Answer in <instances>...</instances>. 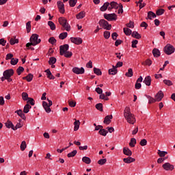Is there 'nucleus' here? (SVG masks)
Wrapping results in <instances>:
<instances>
[{"label": "nucleus", "mask_w": 175, "mask_h": 175, "mask_svg": "<svg viewBox=\"0 0 175 175\" xmlns=\"http://www.w3.org/2000/svg\"><path fill=\"white\" fill-rule=\"evenodd\" d=\"M82 161L84 163H86V165H90V163H91V159L90 157H83L82 158Z\"/></svg>", "instance_id": "obj_31"}, {"label": "nucleus", "mask_w": 175, "mask_h": 175, "mask_svg": "<svg viewBox=\"0 0 175 175\" xmlns=\"http://www.w3.org/2000/svg\"><path fill=\"white\" fill-rule=\"evenodd\" d=\"M164 96L165 94H163V92H162V90H159L154 96V99H156V102H161V100L163 99Z\"/></svg>", "instance_id": "obj_12"}, {"label": "nucleus", "mask_w": 175, "mask_h": 175, "mask_svg": "<svg viewBox=\"0 0 175 175\" xmlns=\"http://www.w3.org/2000/svg\"><path fill=\"white\" fill-rule=\"evenodd\" d=\"M66 38H68L67 32H63L59 35V39H60L61 40H64V39H66Z\"/></svg>", "instance_id": "obj_33"}, {"label": "nucleus", "mask_w": 175, "mask_h": 175, "mask_svg": "<svg viewBox=\"0 0 175 175\" xmlns=\"http://www.w3.org/2000/svg\"><path fill=\"white\" fill-rule=\"evenodd\" d=\"M15 113L16 114H18V116H19V117H21V118H22V120H27V117H25V114L24 113H23V110L19 109L15 111Z\"/></svg>", "instance_id": "obj_17"}, {"label": "nucleus", "mask_w": 175, "mask_h": 175, "mask_svg": "<svg viewBox=\"0 0 175 175\" xmlns=\"http://www.w3.org/2000/svg\"><path fill=\"white\" fill-rule=\"evenodd\" d=\"M105 39H109L110 38V31H104Z\"/></svg>", "instance_id": "obj_64"}, {"label": "nucleus", "mask_w": 175, "mask_h": 175, "mask_svg": "<svg viewBox=\"0 0 175 175\" xmlns=\"http://www.w3.org/2000/svg\"><path fill=\"white\" fill-rule=\"evenodd\" d=\"M167 154V152L166 151H161L160 150H158V155L161 157V158H163L166 154Z\"/></svg>", "instance_id": "obj_45"}, {"label": "nucleus", "mask_w": 175, "mask_h": 175, "mask_svg": "<svg viewBox=\"0 0 175 175\" xmlns=\"http://www.w3.org/2000/svg\"><path fill=\"white\" fill-rule=\"evenodd\" d=\"M96 109L99 110V111H103V104L98 103L96 105Z\"/></svg>", "instance_id": "obj_41"}, {"label": "nucleus", "mask_w": 175, "mask_h": 175, "mask_svg": "<svg viewBox=\"0 0 175 175\" xmlns=\"http://www.w3.org/2000/svg\"><path fill=\"white\" fill-rule=\"evenodd\" d=\"M123 31L125 35H126V36H130V35H132V30H131V29L128 27H124L123 29Z\"/></svg>", "instance_id": "obj_30"}, {"label": "nucleus", "mask_w": 175, "mask_h": 175, "mask_svg": "<svg viewBox=\"0 0 175 175\" xmlns=\"http://www.w3.org/2000/svg\"><path fill=\"white\" fill-rule=\"evenodd\" d=\"M123 153L124 155H127V157H131L132 155V150L129 149V148H123Z\"/></svg>", "instance_id": "obj_19"}, {"label": "nucleus", "mask_w": 175, "mask_h": 175, "mask_svg": "<svg viewBox=\"0 0 175 175\" xmlns=\"http://www.w3.org/2000/svg\"><path fill=\"white\" fill-rule=\"evenodd\" d=\"M75 122H74V131H79V129L80 128V120H77L75 119Z\"/></svg>", "instance_id": "obj_26"}, {"label": "nucleus", "mask_w": 175, "mask_h": 175, "mask_svg": "<svg viewBox=\"0 0 175 175\" xmlns=\"http://www.w3.org/2000/svg\"><path fill=\"white\" fill-rule=\"evenodd\" d=\"M48 25L50 27L51 31H55V24L53 23V21H48Z\"/></svg>", "instance_id": "obj_34"}, {"label": "nucleus", "mask_w": 175, "mask_h": 175, "mask_svg": "<svg viewBox=\"0 0 175 175\" xmlns=\"http://www.w3.org/2000/svg\"><path fill=\"white\" fill-rule=\"evenodd\" d=\"M124 117L129 124L133 125L136 122L135 115L131 112V108L126 107L124 110Z\"/></svg>", "instance_id": "obj_1"}, {"label": "nucleus", "mask_w": 175, "mask_h": 175, "mask_svg": "<svg viewBox=\"0 0 175 175\" xmlns=\"http://www.w3.org/2000/svg\"><path fill=\"white\" fill-rule=\"evenodd\" d=\"M163 13H165V10L162 9V8L157 10L156 12L157 16H162V14H163Z\"/></svg>", "instance_id": "obj_48"}, {"label": "nucleus", "mask_w": 175, "mask_h": 175, "mask_svg": "<svg viewBox=\"0 0 175 175\" xmlns=\"http://www.w3.org/2000/svg\"><path fill=\"white\" fill-rule=\"evenodd\" d=\"M144 83L146 84V85H148V87H150V85H151V77L150 76L146 77L144 80Z\"/></svg>", "instance_id": "obj_22"}, {"label": "nucleus", "mask_w": 175, "mask_h": 175, "mask_svg": "<svg viewBox=\"0 0 175 175\" xmlns=\"http://www.w3.org/2000/svg\"><path fill=\"white\" fill-rule=\"evenodd\" d=\"M163 83L164 84H165V85H167L168 87H170V85H173V82H172V81L170 80L164 79Z\"/></svg>", "instance_id": "obj_51"}, {"label": "nucleus", "mask_w": 175, "mask_h": 175, "mask_svg": "<svg viewBox=\"0 0 175 175\" xmlns=\"http://www.w3.org/2000/svg\"><path fill=\"white\" fill-rule=\"evenodd\" d=\"M98 24L100 27H102L104 29H107V31H110V29H111V25L109 24V22L105 19L100 20Z\"/></svg>", "instance_id": "obj_5"}, {"label": "nucleus", "mask_w": 175, "mask_h": 175, "mask_svg": "<svg viewBox=\"0 0 175 175\" xmlns=\"http://www.w3.org/2000/svg\"><path fill=\"white\" fill-rule=\"evenodd\" d=\"M117 72L118 70H117V68L115 67V66H112V68H110L108 70L109 75H117Z\"/></svg>", "instance_id": "obj_23"}, {"label": "nucleus", "mask_w": 175, "mask_h": 175, "mask_svg": "<svg viewBox=\"0 0 175 175\" xmlns=\"http://www.w3.org/2000/svg\"><path fill=\"white\" fill-rule=\"evenodd\" d=\"M104 18L107 21H116L117 20V14L116 13L104 14Z\"/></svg>", "instance_id": "obj_7"}, {"label": "nucleus", "mask_w": 175, "mask_h": 175, "mask_svg": "<svg viewBox=\"0 0 175 175\" xmlns=\"http://www.w3.org/2000/svg\"><path fill=\"white\" fill-rule=\"evenodd\" d=\"M106 162H107V159H101L98 161V165H105V163H106Z\"/></svg>", "instance_id": "obj_59"}, {"label": "nucleus", "mask_w": 175, "mask_h": 175, "mask_svg": "<svg viewBox=\"0 0 175 175\" xmlns=\"http://www.w3.org/2000/svg\"><path fill=\"white\" fill-rule=\"evenodd\" d=\"M140 146L144 147V146H147V139H143L139 142Z\"/></svg>", "instance_id": "obj_60"}, {"label": "nucleus", "mask_w": 175, "mask_h": 175, "mask_svg": "<svg viewBox=\"0 0 175 175\" xmlns=\"http://www.w3.org/2000/svg\"><path fill=\"white\" fill-rule=\"evenodd\" d=\"M125 76L126 77H132V76H133V70L132 68H129L128 72L125 73Z\"/></svg>", "instance_id": "obj_36"}, {"label": "nucleus", "mask_w": 175, "mask_h": 175, "mask_svg": "<svg viewBox=\"0 0 175 175\" xmlns=\"http://www.w3.org/2000/svg\"><path fill=\"white\" fill-rule=\"evenodd\" d=\"M29 97H28V93L27 92H23L22 93V99L23 100H29Z\"/></svg>", "instance_id": "obj_53"}, {"label": "nucleus", "mask_w": 175, "mask_h": 175, "mask_svg": "<svg viewBox=\"0 0 175 175\" xmlns=\"http://www.w3.org/2000/svg\"><path fill=\"white\" fill-rule=\"evenodd\" d=\"M135 161H136V159L131 157L123 159V162H124V163H132V162H135Z\"/></svg>", "instance_id": "obj_18"}, {"label": "nucleus", "mask_w": 175, "mask_h": 175, "mask_svg": "<svg viewBox=\"0 0 175 175\" xmlns=\"http://www.w3.org/2000/svg\"><path fill=\"white\" fill-rule=\"evenodd\" d=\"M17 43H18V39L11 38L10 40V44H11L12 46H13L14 44H16Z\"/></svg>", "instance_id": "obj_47"}, {"label": "nucleus", "mask_w": 175, "mask_h": 175, "mask_svg": "<svg viewBox=\"0 0 175 175\" xmlns=\"http://www.w3.org/2000/svg\"><path fill=\"white\" fill-rule=\"evenodd\" d=\"M137 43H139V41H137V40H133L132 41V45L131 47H133V49H136L137 46H136V44H137Z\"/></svg>", "instance_id": "obj_61"}, {"label": "nucleus", "mask_w": 175, "mask_h": 175, "mask_svg": "<svg viewBox=\"0 0 175 175\" xmlns=\"http://www.w3.org/2000/svg\"><path fill=\"white\" fill-rule=\"evenodd\" d=\"M69 50V44H65L59 46V54L60 55H64L66 51Z\"/></svg>", "instance_id": "obj_10"}, {"label": "nucleus", "mask_w": 175, "mask_h": 175, "mask_svg": "<svg viewBox=\"0 0 175 175\" xmlns=\"http://www.w3.org/2000/svg\"><path fill=\"white\" fill-rule=\"evenodd\" d=\"M123 6L121 3L119 4L118 14H122L124 13Z\"/></svg>", "instance_id": "obj_56"}, {"label": "nucleus", "mask_w": 175, "mask_h": 175, "mask_svg": "<svg viewBox=\"0 0 175 175\" xmlns=\"http://www.w3.org/2000/svg\"><path fill=\"white\" fill-rule=\"evenodd\" d=\"M68 105L70 107H75L76 106V101L69 100Z\"/></svg>", "instance_id": "obj_62"}, {"label": "nucleus", "mask_w": 175, "mask_h": 175, "mask_svg": "<svg viewBox=\"0 0 175 175\" xmlns=\"http://www.w3.org/2000/svg\"><path fill=\"white\" fill-rule=\"evenodd\" d=\"M57 8L59 9V13H61L62 14H64V13H65V5H64V3H62V1H58L57 3Z\"/></svg>", "instance_id": "obj_14"}, {"label": "nucleus", "mask_w": 175, "mask_h": 175, "mask_svg": "<svg viewBox=\"0 0 175 175\" xmlns=\"http://www.w3.org/2000/svg\"><path fill=\"white\" fill-rule=\"evenodd\" d=\"M63 55H64V57L66 58H71L72 57V55H73V53L70 51H66L64 53V54H63Z\"/></svg>", "instance_id": "obj_42"}, {"label": "nucleus", "mask_w": 175, "mask_h": 175, "mask_svg": "<svg viewBox=\"0 0 175 175\" xmlns=\"http://www.w3.org/2000/svg\"><path fill=\"white\" fill-rule=\"evenodd\" d=\"M70 40L71 43H74V44H77V46L83 43V39L80 37H71Z\"/></svg>", "instance_id": "obj_8"}, {"label": "nucleus", "mask_w": 175, "mask_h": 175, "mask_svg": "<svg viewBox=\"0 0 175 175\" xmlns=\"http://www.w3.org/2000/svg\"><path fill=\"white\" fill-rule=\"evenodd\" d=\"M21 119L18 120V122L16 124V126H14V131H17L20 128H23V124L21 123Z\"/></svg>", "instance_id": "obj_29"}, {"label": "nucleus", "mask_w": 175, "mask_h": 175, "mask_svg": "<svg viewBox=\"0 0 175 175\" xmlns=\"http://www.w3.org/2000/svg\"><path fill=\"white\" fill-rule=\"evenodd\" d=\"M10 64L11 65H17V64H18V59L12 58Z\"/></svg>", "instance_id": "obj_57"}, {"label": "nucleus", "mask_w": 175, "mask_h": 175, "mask_svg": "<svg viewBox=\"0 0 175 175\" xmlns=\"http://www.w3.org/2000/svg\"><path fill=\"white\" fill-rule=\"evenodd\" d=\"M163 51L165 54H167V55H171V54H173L175 51V48L173 46V45L170 44H167L163 49Z\"/></svg>", "instance_id": "obj_4"}, {"label": "nucleus", "mask_w": 175, "mask_h": 175, "mask_svg": "<svg viewBox=\"0 0 175 175\" xmlns=\"http://www.w3.org/2000/svg\"><path fill=\"white\" fill-rule=\"evenodd\" d=\"M118 8H120V4H118L116 1H111V3H109L108 10L109 12H111L112 9H115L116 10H117Z\"/></svg>", "instance_id": "obj_11"}, {"label": "nucleus", "mask_w": 175, "mask_h": 175, "mask_svg": "<svg viewBox=\"0 0 175 175\" xmlns=\"http://www.w3.org/2000/svg\"><path fill=\"white\" fill-rule=\"evenodd\" d=\"M109 5H110V3L109 2L104 3L103 5L100 8V12H106L107 9L109 10Z\"/></svg>", "instance_id": "obj_20"}, {"label": "nucleus", "mask_w": 175, "mask_h": 175, "mask_svg": "<svg viewBox=\"0 0 175 175\" xmlns=\"http://www.w3.org/2000/svg\"><path fill=\"white\" fill-rule=\"evenodd\" d=\"M157 17V14L155 13L152 12V11H149L148 12V18L149 20H152V18H155Z\"/></svg>", "instance_id": "obj_28"}, {"label": "nucleus", "mask_w": 175, "mask_h": 175, "mask_svg": "<svg viewBox=\"0 0 175 175\" xmlns=\"http://www.w3.org/2000/svg\"><path fill=\"white\" fill-rule=\"evenodd\" d=\"M131 36L133 38H135V39H141L142 38V36L139 33H138L137 31H133L131 33Z\"/></svg>", "instance_id": "obj_32"}, {"label": "nucleus", "mask_w": 175, "mask_h": 175, "mask_svg": "<svg viewBox=\"0 0 175 175\" xmlns=\"http://www.w3.org/2000/svg\"><path fill=\"white\" fill-rule=\"evenodd\" d=\"M163 169L167 172H172L174 170V165L170 164V163H165L162 165Z\"/></svg>", "instance_id": "obj_9"}, {"label": "nucleus", "mask_w": 175, "mask_h": 175, "mask_svg": "<svg viewBox=\"0 0 175 175\" xmlns=\"http://www.w3.org/2000/svg\"><path fill=\"white\" fill-rule=\"evenodd\" d=\"M47 100L49 103H47L46 101L42 102V107L44 109L46 113H51V108H50V107L53 106V101L49 98H47Z\"/></svg>", "instance_id": "obj_6"}, {"label": "nucleus", "mask_w": 175, "mask_h": 175, "mask_svg": "<svg viewBox=\"0 0 175 175\" xmlns=\"http://www.w3.org/2000/svg\"><path fill=\"white\" fill-rule=\"evenodd\" d=\"M77 20H80L81 18H84L85 17V12L81 11L76 16Z\"/></svg>", "instance_id": "obj_27"}, {"label": "nucleus", "mask_w": 175, "mask_h": 175, "mask_svg": "<svg viewBox=\"0 0 175 175\" xmlns=\"http://www.w3.org/2000/svg\"><path fill=\"white\" fill-rule=\"evenodd\" d=\"M127 28H135V23L132 21H130L129 23L126 24Z\"/></svg>", "instance_id": "obj_52"}, {"label": "nucleus", "mask_w": 175, "mask_h": 175, "mask_svg": "<svg viewBox=\"0 0 175 175\" xmlns=\"http://www.w3.org/2000/svg\"><path fill=\"white\" fill-rule=\"evenodd\" d=\"M42 42V40L39 39V35L34 33L32 34L30 38V42L26 44V47H30V46H36Z\"/></svg>", "instance_id": "obj_2"}, {"label": "nucleus", "mask_w": 175, "mask_h": 175, "mask_svg": "<svg viewBox=\"0 0 175 175\" xmlns=\"http://www.w3.org/2000/svg\"><path fill=\"white\" fill-rule=\"evenodd\" d=\"M5 124L6 128H8V129H10V128L13 130L14 129V125L13 124V122H12V121L8 120L5 122Z\"/></svg>", "instance_id": "obj_25"}, {"label": "nucleus", "mask_w": 175, "mask_h": 175, "mask_svg": "<svg viewBox=\"0 0 175 175\" xmlns=\"http://www.w3.org/2000/svg\"><path fill=\"white\" fill-rule=\"evenodd\" d=\"M57 62V58L55 57H51L49 60V65H54Z\"/></svg>", "instance_id": "obj_38"}, {"label": "nucleus", "mask_w": 175, "mask_h": 175, "mask_svg": "<svg viewBox=\"0 0 175 175\" xmlns=\"http://www.w3.org/2000/svg\"><path fill=\"white\" fill-rule=\"evenodd\" d=\"M26 29L27 33H29V32H31V21H28L26 23Z\"/></svg>", "instance_id": "obj_54"}, {"label": "nucleus", "mask_w": 175, "mask_h": 175, "mask_svg": "<svg viewBox=\"0 0 175 175\" xmlns=\"http://www.w3.org/2000/svg\"><path fill=\"white\" fill-rule=\"evenodd\" d=\"M27 148V143L25 141H23L21 144V151H24Z\"/></svg>", "instance_id": "obj_49"}, {"label": "nucleus", "mask_w": 175, "mask_h": 175, "mask_svg": "<svg viewBox=\"0 0 175 175\" xmlns=\"http://www.w3.org/2000/svg\"><path fill=\"white\" fill-rule=\"evenodd\" d=\"M98 133L100 135H101V136H106V135H107L108 132L107 131H106L105 129H100V131H98Z\"/></svg>", "instance_id": "obj_43"}, {"label": "nucleus", "mask_w": 175, "mask_h": 175, "mask_svg": "<svg viewBox=\"0 0 175 175\" xmlns=\"http://www.w3.org/2000/svg\"><path fill=\"white\" fill-rule=\"evenodd\" d=\"M23 80H27L28 83H31V80H33V75L28 74L26 77H23Z\"/></svg>", "instance_id": "obj_21"}, {"label": "nucleus", "mask_w": 175, "mask_h": 175, "mask_svg": "<svg viewBox=\"0 0 175 175\" xmlns=\"http://www.w3.org/2000/svg\"><path fill=\"white\" fill-rule=\"evenodd\" d=\"M49 42L51 43V44H55V43H57V40L54 37H51L49 39Z\"/></svg>", "instance_id": "obj_55"}, {"label": "nucleus", "mask_w": 175, "mask_h": 175, "mask_svg": "<svg viewBox=\"0 0 175 175\" xmlns=\"http://www.w3.org/2000/svg\"><path fill=\"white\" fill-rule=\"evenodd\" d=\"M94 73L97 76H102V71L99 68H93Z\"/></svg>", "instance_id": "obj_39"}, {"label": "nucleus", "mask_w": 175, "mask_h": 175, "mask_svg": "<svg viewBox=\"0 0 175 175\" xmlns=\"http://www.w3.org/2000/svg\"><path fill=\"white\" fill-rule=\"evenodd\" d=\"M76 154H77V150H75L72 152L68 153L67 157L68 158H73V157H76Z\"/></svg>", "instance_id": "obj_40"}, {"label": "nucleus", "mask_w": 175, "mask_h": 175, "mask_svg": "<svg viewBox=\"0 0 175 175\" xmlns=\"http://www.w3.org/2000/svg\"><path fill=\"white\" fill-rule=\"evenodd\" d=\"M146 98H148V103L149 105H151V103H155V102H157V100L152 97H151V96H148V95H146Z\"/></svg>", "instance_id": "obj_35"}, {"label": "nucleus", "mask_w": 175, "mask_h": 175, "mask_svg": "<svg viewBox=\"0 0 175 175\" xmlns=\"http://www.w3.org/2000/svg\"><path fill=\"white\" fill-rule=\"evenodd\" d=\"M130 147H135L136 146V139L135 138H131L129 142Z\"/></svg>", "instance_id": "obj_46"}, {"label": "nucleus", "mask_w": 175, "mask_h": 175, "mask_svg": "<svg viewBox=\"0 0 175 175\" xmlns=\"http://www.w3.org/2000/svg\"><path fill=\"white\" fill-rule=\"evenodd\" d=\"M73 73H75V75H83L84 74L85 70L84 68L81 67V68L79 67H74L72 68Z\"/></svg>", "instance_id": "obj_15"}, {"label": "nucleus", "mask_w": 175, "mask_h": 175, "mask_svg": "<svg viewBox=\"0 0 175 175\" xmlns=\"http://www.w3.org/2000/svg\"><path fill=\"white\" fill-rule=\"evenodd\" d=\"M152 54L156 58H158V57H161V52L159 51V49H154L152 50Z\"/></svg>", "instance_id": "obj_24"}, {"label": "nucleus", "mask_w": 175, "mask_h": 175, "mask_svg": "<svg viewBox=\"0 0 175 175\" xmlns=\"http://www.w3.org/2000/svg\"><path fill=\"white\" fill-rule=\"evenodd\" d=\"M144 65H146L147 66H151V65H152V60H151L150 59H147L145 61Z\"/></svg>", "instance_id": "obj_58"}, {"label": "nucleus", "mask_w": 175, "mask_h": 175, "mask_svg": "<svg viewBox=\"0 0 175 175\" xmlns=\"http://www.w3.org/2000/svg\"><path fill=\"white\" fill-rule=\"evenodd\" d=\"M14 75V70L13 69H8L3 72V76L5 77V79H8V77H11Z\"/></svg>", "instance_id": "obj_13"}, {"label": "nucleus", "mask_w": 175, "mask_h": 175, "mask_svg": "<svg viewBox=\"0 0 175 175\" xmlns=\"http://www.w3.org/2000/svg\"><path fill=\"white\" fill-rule=\"evenodd\" d=\"M58 22L60 25H62V29L64 31H67L69 32L70 31V25L68 24V20L65 17H59L58 18Z\"/></svg>", "instance_id": "obj_3"}, {"label": "nucleus", "mask_w": 175, "mask_h": 175, "mask_svg": "<svg viewBox=\"0 0 175 175\" xmlns=\"http://www.w3.org/2000/svg\"><path fill=\"white\" fill-rule=\"evenodd\" d=\"M23 72H24V67L23 66H19L17 69H16V73L18 76H20V75H21V73H23Z\"/></svg>", "instance_id": "obj_44"}, {"label": "nucleus", "mask_w": 175, "mask_h": 175, "mask_svg": "<svg viewBox=\"0 0 175 175\" xmlns=\"http://www.w3.org/2000/svg\"><path fill=\"white\" fill-rule=\"evenodd\" d=\"M32 107L29 105V104H27L25 105L24 109H23V113H25L26 114L27 113H29V109H31Z\"/></svg>", "instance_id": "obj_37"}, {"label": "nucleus", "mask_w": 175, "mask_h": 175, "mask_svg": "<svg viewBox=\"0 0 175 175\" xmlns=\"http://www.w3.org/2000/svg\"><path fill=\"white\" fill-rule=\"evenodd\" d=\"M111 120H113V115H107L104 118V124L106 125H109L111 122Z\"/></svg>", "instance_id": "obj_16"}, {"label": "nucleus", "mask_w": 175, "mask_h": 175, "mask_svg": "<svg viewBox=\"0 0 175 175\" xmlns=\"http://www.w3.org/2000/svg\"><path fill=\"white\" fill-rule=\"evenodd\" d=\"M111 38L113 40H117V38H118V33H117V32L112 33Z\"/></svg>", "instance_id": "obj_63"}, {"label": "nucleus", "mask_w": 175, "mask_h": 175, "mask_svg": "<svg viewBox=\"0 0 175 175\" xmlns=\"http://www.w3.org/2000/svg\"><path fill=\"white\" fill-rule=\"evenodd\" d=\"M77 3V0H69V5L71 8H75Z\"/></svg>", "instance_id": "obj_50"}]
</instances>
